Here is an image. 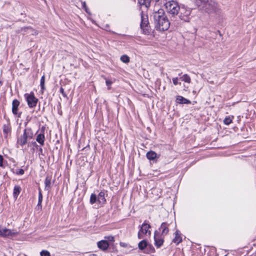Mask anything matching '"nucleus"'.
I'll use <instances>...</instances> for the list:
<instances>
[{"mask_svg": "<svg viewBox=\"0 0 256 256\" xmlns=\"http://www.w3.org/2000/svg\"><path fill=\"white\" fill-rule=\"evenodd\" d=\"M24 98L29 108H33L36 106L38 99L35 96L33 92L26 93Z\"/></svg>", "mask_w": 256, "mask_h": 256, "instance_id": "20e7f679", "label": "nucleus"}, {"mask_svg": "<svg viewBox=\"0 0 256 256\" xmlns=\"http://www.w3.org/2000/svg\"><path fill=\"white\" fill-rule=\"evenodd\" d=\"M106 85L108 86V90H110V86L112 84V82L110 80V79L106 78Z\"/></svg>", "mask_w": 256, "mask_h": 256, "instance_id": "c9c22d12", "label": "nucleus"}, {"mask_svg": "<svg viewBox=\"0 0 256 256\" xmlns=\"http://www.w3.org/2000/svg\"><path fill=\"white\" fill-rule=\"evenodd\" d=\"M39 154H42V148H39Z\"/></svg>", "mask_w": 256, "mask_h": 256, "instance_id": "de8ad7c7", "label": "nucleus"}, {"mask_svg": "<svg viewBox=\"0 0 256 256\" xmlns=\"http://www.w3.org/2000/svg\"><path fill=\"white\" fill-rule=\"evenodd\" d=\"M97 196L95 194H92L90 196V202L91 204H93L98 202Z\"/></svg>", "mask_w": 256, "mask_h": 256, "instance_id": "393cba45", "label": "nucleus"}, {"mask_svg": "<svg viewBox=\"0 0 256 256\" xmlns=\"http://www.w3.org/2000/svg\"><path fill=\"white\" fill-rule=\"evenodd\" d=\"M38 200L42 201V190L40 188H39V189H38Z\"/></svg>", "mask_w": 256, "mask_h": 256, "instance_id": "4c0bfd02", "label": "nucleus"}, {"mask_svg": "<svg viewBox=\"0 0 256 256\" xmlns=\"http://www.w3.org/2000/svg\"><path fill=\"white\" fill-rule=\"evenodd\" d=\"M166 9L168 13L172 16V17H174L178 14L180 10V6L178 2L174 0H170L164 3Z\"/></svg>", "mask_w": 256, "mask_h": 256, "instance_id": "f03ea898", "label": "nucleus"}, {"mask_svg": "<svg viewBox=\"0 0 256 256\" xmlns=\"http://www.w3.org/2000/svg\"><path fill=\"white\" fill-rule=\"evenodd\" d=\"M160 155L157 154L155 152L150 150L146 154V158L150 161L156 162L160 158Z\"/></svg>", "mask_w": 256, "mask_h": 256, "instance_id": "1a4fd4ad", "label": "nucleus"}, {"mask_svg": "<svg viewBox=\"0 0 256 256\" xmlns=\"http://www.w3.org/2000/svg\"><path fill=\"white\" fill-rule=\"evenodd\" d=\"M169 226L170 224L168 223L167 222H162L161 224L160 228H158L160 231L162 230L160 234L164 236L167 235L169 232Z\"/></svg>", "mask_w": 256, "mask_h": 256, "instance_id": "9b49d317", "label": "nucleus"}, {"mask_svg": "<svg viewBox=\"0 0 256 256\" xmlns=\"http://www.w3.org/2000/svg\"><path fill=\"white\" fill-rule=\"evenodd\" d=\"M141 22L140 24V28L142 30L143 33L145 34H149L150 32V23L148 20V16L144 14V12H140Z\"/></svg>", "mask_w": 256, "mask_h": 256, "instance_id": "7ed1b4c3", "label": "nucleus"}, {"mask_svg": "<svg viewBox=\"0 0 256 256\" xmlns=\"http://www.w3.org/2000/svg\"><path fill=\"white\" fill-rule=\"evenodd\" d=\"M209 13L214 12L217 14L220 12V9L219 8L218 4L214 1L210 0H209Z\"/></svg>", "mask_w": 256, "mask_h": 256, "instance_id": "6e6552de", "label": "nucleus"}, {"mask_svg": "<svg viewBox=\"0 0 256 256\" xmlns=\"http://www.w3.org/2000/svg\"><path fill=\"white\" fill-rule=\"evenodd\" d=\"M11 230L9 229L4 228L2 229V236H12Z\"/></svg>", "mask_w": 256, "mask_h": 256, "instance_id": "a878e982", "label": "nucleus"}, {"mask_svg": "<svg viewBox=\"0 0 256 256\" xmlns=\"http://www.w3.org/2000/svg\"><path fill=\"white\" fill-rule=\"evenodd\" d=\"M105 240H108L110 244L114 242V238L112 236H106L104 237Z\"/></svg>", "mask_w": 256, "mask_h": 256, "instance_id": "c756f323", "label": "nucleus"}, {"mask_svg": "<svg viewBox=\"0 0 256 256\" xmlns=\"http://www.w3.org/2000/svg\"><path fill=\"white\" fill-rule=\"evenodd\" d=\"M138 4L140 6H145L146 8H148L150 6V2L152 0H138ZM139 10H142V8L140 6Z\"/></svg>", "mask_w": 256, "mask_h": 256, "instance_id": "f3484780", "label": "nucleus"}, {"mask_svg": "<svg viewBox=\"0 0 256 256\" xmlns=\"http://www.w3.org/2000/svg\"><path fill=\"white\" fill-rule=\"evenodd\" d=\"M22 190V188L20 186L16 185L14 188L13 196L16 200L18 198Z\"/></svg>", "mask_w": 256, "mask_h": 256, "instance_id": "4be33fe9", "label": "nucleus"}, {"mask_svg": "<svg viewBox=\"0 0 256 256\" xmlns=\"http://www.w3.org/2000/svg\"><path fill=\"white\" fill-rule=\"evenodd\" d=\"M98 202V204H104L106 202V199L104 198V192L101 191L97 196Z\"/></svg>", "mask_w": 256, "mask_h": 256, "instance_id": "6ab92c4d", "label": "nucleus"}, {"mask_svg": "<svg viewBox=\"0 0 256 256\" xmlns=\"http://www.w3.org/2000/svg\"><path fill=\"white\" fill-rule=\"evenodd\" d=\"M60 92L62 94V96L64 98H67V95L66 93L64 92V89L62 87H60Z\"/></svg>", "mask_w": 256, "mask_h": 256, "instance_id": "58836bf2", "label": "nucleus"}, {"mask_svg": "<svg viewBox=\"0 0 256 256\" xmlns=\"http://www.w3.org/2000/svg\"><path fill=\"white\" fill-rule=\"evenodd\" d=\"M153 18L156 30L164 31L170 28V22L163 9L160 8L157 10H154L153 12Z\"/></svg>", "mask_w": 256, "mask_h": 256, "instance_id": "f257e3e1", "label": "nucleus"}, {"mask_svg": "<svg viewBox=\"0 0 256 256\" xmlns=\"http://www.w3.org/2000/svg\"><path fill=\"white\" fill-rule=\"evenodd\" d=\"M164 236L160 234V231L156 230L154 233V244L156 248H160L164 244Z\"/></svg>", "mask_w": 256, "mask_h": 256, "instance_id": "39448f33", "label": "nucleus"}, {"mask_svg": "<svg viewBox=\"0 0 256 256\" xmlns=\"http://www.w3.org/2000/svg\"><path fill=\"white\" fill-rule=\"evenodd\" d=\"M44 109H45V108H44V107L42 108V112H44Z\"/></svg>", "mask_w": 256, "mask_h": 256, "instance_id": "3c124183", "label": "nucleus"}, {"mask_svg": "<svg viewBox=\"0 0 256 256\" xmlns=\"http://www.w3.org/2000/svg\"><path fill=\"white\" fill-rule=\"evenodd\" d=\"M156 250L154 247L151 244H148V246L146 249L145 252L146 254H152L155 252Z\"/></svg>", "mask_w": 256, "mask_h": 256, "instance_id": "b1692460", "label": "nucleus"}, {"mask_svg": "<svg viewBox=\"0 0 256 256\" xmlns=\"http://www.w3.org/2000/svg\"><path fill=\"white\" fill-rule=\"evenodd\" d=\"M232 122V119L230 116L226 117L224 120V122L225 124L228 125Z\"/></svg>", "mask_w": 256, "mask_h": 256, "instance_id": "7c9ffc66", "label": "nucleus"}, {"mask_svg": "<svg viewBox=\"0 0 256 256\" xmlns=\"http://www.w3.org/2000/svg\"><path fill=\"white\" fill-rule=\"evenodd\" d=\"M4 160L2 156L0 154V167L4 168H5V165L4 164Z\"/></svg>", "mask_w": 256, "mask_h": 256, "instance_id": "e433bc0d", "label": "nucleus"}, {"mask_svg": "<svg viewBox=\"0 0 256 256\" xmlns=\"http://www.w3.org/2000/svg\"><path fill=\"white\" fill-rule=\"evenodd\" d=\"M2 229L0 228V236H2Z\"/></svg>", "mask_w": 256, "mask_h": 256, "instance_id": "8fccbe9b", "label": "nucleus"}, {"mask_svg": "<svg viewBox=\"0 0 256 256\" xmlns=\"http://www.w3.org/2000/svg\"><path fill=\"white\" fill-rule=\"evenodd\" d=\"M180 79L182 80V81H184V82H188V83H190V76L188 75L187 74H184L180 78Z\"/></svg>", "mask_w": 256, "mask_h": 256, "instance_id": "bb28decb", "label": "nucleus"}, {"mask_svg": "<svg viewBox=\"0 0 256 256\" xmlns=\"http://www.w3.org/2000/svg\"><path fill=\"white\" fill-rule=\"evenodd\" d=\"M38 107H39L38 110H40V104H39Z\"/></svg>", "mask_w": 256, "mask_h": 256, "instance_id": "5fc2aeb1", "label": "nucleus"}, {"mask_svg": "<svg viewBox=\"0 0 256 256\" xmlns=\"http://www.w3.org/2000/svg\"><path fill=\"white\" fill-rule=\"evenodd\" d=\"M40 86L41 90L43 91L45 89L44 84H43V85L40 84Z\"/></svg>", "mask_w": 256, "mask_h": 256, "instance_id": "49530a36", "label": "nucleus"}, {"mask_svg": "<svg viewBox=\"0 0 256 256\" xmlns=\"http://www.w3.org/2000/svg\"><path fill=\"white\" fill-rule=\"evenodd\" d=\"M40 256H50V252L46 250H42L40 252Z\"/></svg>", "mask_w": 256, "mask_h": 256, "instance_id": "473e14b6", "label": "nucleus"}, {"mask_svg": "<svg viewBox=\"0 0 256 256\" xmlns=\"http://www.w3.org/2000/svg\"><path fill=\"white\" fill-rule=\"evenodd\" d=\"M120 246L122 247H124V248H126L128 246V244L126 243V242H120Z\"/></svg>", "mask_w": 256, "mask_h": 256, "instance_id": "37998d69", "label": "nucleus"}, {"mask_svg": "<svg viewBox=\"0 0 256 256\" xmlns=\"http://www.w3.org/2000/svg\"><path fill=\"white\" fill-rule=\"evenodd\" d=\"M182 242V238L180 236V232L178 230H177L175 232V237L173 239L172 242L176 244H178Z\"/></svg>", "mask_w": 256, "mask_h": 256, "instance_id": "412c9836", "label": "nucleus"}, {"mask_svg": "<svg viewBox=\"0 0 256 256\" xmlns=\"http://www.w3.org/2000/svg\"><path fill=\"white\" fill-rule=\"evenodd\" d=\"M176 102L180 104H190L191 102L184 97L178 96L176 98Z\"/></svg>", "mask_w": 256, "mask_h": 256, "instance_id": "dca6fc26", "label": "nucleus"}, {"mask_svg": "<svg viewBox=\"0 0 256 256\" xmlns=\"http://www.w3.org/2000/svg\"><path fill=\"white\" fill-rule=\"evenodd\" d=\"M20 136H22L24 138H26V139L27 140H28V135H27V132H26V128L24 130L23 134L21 135Z\"/></svg>", "mask_w": 256, "mask_h": 256, "instance_id": "ea45409f", "label": "nucleus"}, {"mask_svg": "<svg viewBox=\"0 0 256 256\" xmlns=\"http://www.w3.org/2000/svg\"><path fill=\"white\" fill-rule=\"evenodd\" d=\"M28 140L32 139L33 137V132L31 128H26Z\"/></svg>", "mask_w": 256, "mask_h": 256, "instance_id": "c85d7f7f", "label": "nucleus"}, {"mask_svg": "<svg viewBox=\"0 0 256 256\" xmlns=\"http://www.w3.org/2000/svg\"><path fill=\"white\" fill-rule=\"evenodd\" d=\"M10 160H11L12 161V162H14V160L13 158H12Z\"/></svg>", "mask_w": 256, "mask_h": 256, "instance_id": "864d4df0", "label": "nucleus"}, {"mask_svg": "<svg viewBox=\"0 0 256 256\" xmlns=\"http://www.w3.org/2000/svg\"><path fill=\"white\" fill-rule=\"evenodd\" d=\"M13 172L16 174L17 175H22L24 174V171L23 169L20 168V169L16 170V171L15 172Z\"/></svg>", "mask_w": 256, "mask_h": 256, "instance_id": "72a5a7b5", "label": "nucleus"}, {"mask_svg": "<svg viewBox=\"0 0 256 256\" xmlns=\"http://www.w3.org/2000/svg\"><path fill=\"white\" fill-rule=\"evenodd\" d=\"M110 244L106 240H101L97 242L98 247L102 251L106 250L109 246H110Z\"/></svg>", "mask_w": 256, "mask_h": 256, "instance_id": "9d476101", "label": "nucleus"}, {"mask_svg": "<svg viewBox=\"0 0 256 256\" xmlns=\"http://www.w3.org/2000/svg\"><path fill=\"white\" fill-rule=\"evenodd\" d=\"M20 104V102L17 99H14L12 102V113L16 116H17L18 118H20L22 112H18V106Z\"/></svg>", "mask_w": 256, "mask_h": 256, "instance_id": "0eeeda50", "label": "nucleus"}, {"mask_svg": "<svg viewBox=\"0 0 256 256\" xmlns=\"http://www.w3.org/2000/svg\"><path fill=\"white\" fill-rule=\"evenodd\" d=\"M28 28H32L30 26L26 27V28H22V30H26V29H28Z\"/></svg>", "mask_w": 256, "mask_h": 256, "instance_id": "09e8293b", "label": "nucleus"}, {"mask_svg": "<svg viewBox=\"0 0 256 256\" xmlns=\"http://www.w3.org/2000/svg\"><path fill=\"white\" fill-rule=\"evenodd\" d=\"M120 60L125 64H128L130 62V58L126 54L122 55L120 56Z\"/></svg>", "mask_w": 256, "mask_h": 256, "instance_id": "cd10ccee", "label": "nucleus"}, {"mask_svg": "<svg viewBox=\"0 0 256 256\" xmlns=\"http://www.w3.org/2000/svg\"><path fill=\"white\" fill-rule=\"evenodd\" d=\"M44 82H45V77H44V76H42L41 78H40V84H44Z\"/></svg>", "mask_w": 256, "mask_h": 256, "instance_id": "79ce46f5", "label": "nucleus"}, {"mask_svg": "<svg viewBox=\"0 0 256 256\" xmlns=\"http://www.w3.org/2000/svg\"><path fill=\"white\" fill-rule=\"evenodd\" d=\"M139 227L140 228H142L143 234H146L148 233L149 235L150 234L151 232L148 230V229L151 228V226L147 220H144L141 226H140Z\"/></svg>", "mask_w": 256, "mask_h": 256, "instance_id": "ddd939ff", "label": "nucleus"}, {"mask_svg": "<svg viewBox=\"0 0 256 256\" xmlns=\"http://www.w3.org/2000/svg\"><path fill=\"white\" fill-rule=\"evenodd\" d=\"M2 130L4 138H7L8 134L11 132V127L10 124H4L2 126Z\"/></svg>", "mask_w": 256, "mask_h": 256, "instance_id": "a211bd4d", "label": "nucleus"}, {"mask_svg": "<svg viewBox=\"0 0 256 256\" xmlns=\"http://www.w3.org/2000/svg\"><path fill=\"white\" fill-rule=\"evenodd\" d=\"M214 148L213 147H209V148Z\"/></svg>", "mask_w": 256, "mask_h": 256, "instance_id": "6e6d98bb", "label": "nucleus"}, {"mask_svg": "<svg viewBox=\"0 0 256 256\" xmlns=\"http://www.w3.org/2000/svg\"><path fill=\"white\" fill-rule=\"evenodd\" d=\"M190 14V10H186L184 7H180V10L178 12V16L180 19L184 22H188L189 20V16Z\"/></svg>", "mask_w": 256, "mask_h": 256, "instance_id": "423d86ee", "label": "nucleus"}, {"mask_svg": "<svg viewBox=\"0 0 256 256\" xmlns=\"http://www.w3.org/2000/svg\"><path fill=\"white\" fill-rule=\"evenodd\" d=\"M28 142V140L26 139V138H24L22 136H20L18 137L16 141V148H18L20 146L21 147H23V146L26 144Z\"/></svg>", "mask_w": 256, "mask_h": 256, "instance_id": "2eb2a0df", "label": "nucleus"}, {"mask_svg": "<svg viewBox=\"0 0 256 256\" xmlns=\"http://www.w3.org/2000/svg\"><path fill=\"white\" fill-rule=\"evenodd\" d=\"M2 82L0 80V86H2Z\"/></svg>", "mask_w": 256, "mask_h": 256, "instance_id": "603ef678", "label": "nucleus"}, {"mask_svg": "<svg viewBox=\"0 0 256 256\" xmlns=\"http://www.w3.org/2000/svg\"><path fill=\"white\" fill-rule=\"evenodd\" d=\"M144 234H143V230L142 228H140V230L138 232V239H142L144 238Z\"/></svg>", "mask_w": 256, "mask_h": 256, "instance_id": "f704fd0d", "label": "nucleus"}, {"mask_svg": "<svg viewBox=\"0 0 256 256\" xmlns=\"http://www.w3.org/2000/svg\"><path fill=\"white\" fill-rule=\"evenodd\" d=\"M148 242L146 240H142L140 241L138 244V248L140 250H146Z\"/></svg>", "mask_w": 256, "mask_h": 256, "instance_id": "aec40b11", "label": "nucleus"}, {"mask_svg": "<svg viewBox=\"0 0 256 256\" xmlns=\"http://www.w3.org/2000/svg\"><path fill=\"white\" fill-rule=\"evenodd\" d=\"M32 144L34 146V147H36V148H37L38 146V144H36V142H32Z\"/></svg>", "mask_w": 256, "mask_h": 256, "instance_id": "a18cd8bd", "label": "nucleus"}, {"mask_svg": "<svg viewBox=\"0 0 256 256\" xmlns=\"http://www.w3.org/2000/svg\"><path fill=\"white\" fill-rule=\"evenodd\" d=\"M82 7L84 9L86 12L88 14H90L89 9L86 6V2H82Z\"/></svg>", "mask_w": 256, "mask_h": 256, "instance_id": "2f4dec72", "label": "nucleus"}, {"mask_svg": "<svg viewBox=\"0 0 256 256\" xmlns=\"http://www.w3.org/2000/svg\"><path fill=\"white\" fill-rule=\"evenodd\" d=\"M224 256H226V255Z\"/></svg>", "mask_w": 256, "mask_h": 256, "instance_id": "4d7b16f0", "label": "nucleus"}, {"mask_svg": "<svg viewBox=\"0 0 256 256\" xmlns=\"http://www.w3.org/2000/svg\"><path fill=\"white\" fill-rule=\"evenodd\" d=\"M172 82L174 85L176 86L178 84V78H172Z\"/></svg>", "mask_w": 256, "mask_h": 256, "instance_id": "a19ab883", "label": "nucleus"}, {"mask_svg": "<svg viewBox=\"0 0 256 256\" xmlns=\"http://www.w3.org/2000/svg\"><path fill=\"white\" fill-rule=\"evenodd\" d=\"M52 176L47 175L44 180V190L49 192L52 187Z\"/></svg>", "mask_w": 256, "mask_h": 256, "instance_id": "4468645a", "label": "nucleus"}, {"mask_svg": "<svg viewBox=\"0 0 256 256\" xmlns=\"http://www.w3.org/2000/svg\"><path fill=\"white\" fill-rule=\"evenodd\" d=\"M44 128L42 127L40 132L38 134L36 140L38 142L41 146L44 145V140H45V137L44 134Z\"/></svg>", "mask_w": 256, "mask_h": 256, "instance_id": "f8f14e48", "label": "nucleus"}, {"mask_svg": "<svg viewBox=\"0 0 256 256\" xmlns=\"http://www.w3.org/2000/svg\"><path fill=\"white\" fill-rule=\"evenodd\" d=\"M42 201L38 200V204H37V207H38V209H39L40 208V209H42Z\"/></svg>", "mask_w": 256, "mask_h": 256, "instance_id": "c03bdc74", "label": "nucleus"}, {"mask_svg": "<svg viewBox=\"0 0 256 256\" xmlns=\"http://www.w3.org/2000/svg\"><path fill=\"white\" fill-rule=\"evenodd\" d=\"M194 2L198 6H202V8L206 7L208 0H194Z\"/></svg>", "mask_w": 256, "mask_h": 256, "instance_id": "5701e85b", "label": "nucleus"}]
</instances>
